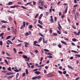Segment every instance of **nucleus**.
<instances>
[{
	"instance_id": "1",
	"label": "nucleus",
	"mask_w": 80,
	"mask_h": 80,
	"mask_svg": "<svg viewBox=\"0 0 80 80\" xmlns=\"http://www.w3.org/2000/svg\"><path fill=\"white\" fill-rule=\"evenodd\" d=\"M8 42L9 43H8ZM6 43L7 45H10V44H13V42H12V41L10 40H8L7 41H6Z\"/></svg>"
},
{
	"instance_id": "2",
	"label": "nucleus",
	"mask_w": 80,
	"mask_h": 80,
	"mask_svg": "<svg viewBox=\"0 0 80 80\" xmlns=\"http://www.w3.org/2000/svg\"><path fill=\"white\" fill-rule=\"evenodd\" d=\"M25 27V22H23V26H22L21 27L20 29L21 30H22L23 28V27Z\"/></svg>"
},
{
	"instance_id": "3",
	"label": "nucleus",
	"mask_w": 80,
	"mask_h": 80,
	"mask_svg": "<svg viewBox=\"0 0 80 80\" xmlns=\"http://www.w3.org/2000/svg\"><path fill=\"white\" fill-rule=\"evenodd\" d=\"M58 28L59 31L61 30V29H62V27L61 26V25H60V23L58 24Z\"/></svg>"
},
{
	"instance_id": "4",
	"label": "nucleus",
	"mask_w": 80,
	"mask_h": 80,
	"mask_svg": "<svg viewBox=\"0 0 80 80\" xmlns=\"http://www.w3.org/2000/svg\"><path fill=\"white\" fill-rule=\"evenodd\" d=\"M51 20H49V21H51V23H53V17L52 16H51L50 17Z\"/></svg>"
},
{
	"instance_id": "5",
	"label": "nucleus",
	"mask_w": 80,
	"mask_h": 80,
	"mask_svg": "<svg viewBox=\"0 0 80 80\" xmlns=\"http://www.w3.org/2000/svg\"><path fill=\"white\" fill-rule=\"evenodd\" d=\"M15 7H18V6L17 5H15L14 6L10 7L11 8H15Z\"/></svg>"
},
{
	"instance_id": "6",
	"label": "nucleus",
	"mask_w": 80,
	"mask_h": 80,
	"mask_svg": "<svg viewBox=\"0 0 80 80\" xmlns=\"http://www.w3.org/2000/svg\"><path fill=\"white\" fill-rule=\"evenodd\" d=\"M6 74L7 75H13V72H8Z\"/></svg>"
},
{
	"instance_id": "7",
	"label": "nucleus",
	"mask_w": 80,
	"mask_h": 80,
	"mask_svg": "<svg viewBox=\"0 0 80 80\" xmlns=\"http://www.w3.org/2000/svg\"><path fill=\"white\" fill-rule=\"evenodd\" d=\"M34 73L37 75H39V74H40V73H41V72H40L39 71H37L35 72Z\"/></svg>"
},
{
	"instance_id": "8",
	"label": "nucleus",
	"mask_w": 80,
	"mask_h": 80,
	"mask_svg": "<svg viewBox=\"0 0 80 80\" xmlns=\"http://www.w3.org/2000/svg\"><path fill=\"white\" fill-rule=\"evenodd\" d=\"M61 42L62 43H63V44L65 45H67V43L63 41H61Z\"/></svg>"
},
{
	"instance_id": "9",
	"label": "nucleus",
	"mask_w": 80,
	"mask_h": 80,
	"mask_svg": "<svg viewBox=\"0 0 80 80\" xmlns=\"http://www.w3.org/2000/svg\"><path fill=\"white\" fill-rule=\"evenodd\" d=\"M22 57L25 59H27V58H28V57L25 55H23L22 56Z\"/></svg>"
},
{
	"instance_id": "10",
	"label": "nucleus",
	"mask_w": 80,
	"mask_h": 80,
	"mask_svg": "<svg viewBox=\"0 0 80 80\" xmlns=\"http://www.w3.org/2000/svg\"><path fill=\"white\" fill-rule=\"evenodd\" d=\"M43 43H47L48 42L47 40H46L45 42V38H43Z\"/></svg>"
},
{
	"instance_id": "11",
	"label": "nucleus",
	"mask_w": 80,
	"mask_h": 80,
	"mask_svg": "<svg viewBox=\"0 0 80 80\" xmlns=\"http://www.w3.org/2000/svg\"><path fill=\"white\" fill-rule=\"evenodd\" d=\"M25 46L26 47H28V46L27 45H28V42H25Z\"/></svg>"
},
{
	"instance_id": "12",
	"label": "nucleus",
	"mask_w": 80,
	"mask_h": 80,
	"mask_svg": "<svg viewBox=\"0 0 80 80\" xmlns=\"http://www.w3.org/2000/svg\"><path fill=\"white\" fill-rule=\"evenodd\" d=\"M42 16H43V14H41V15H40V16L39 18V20H41V18H42Z\"/></svg>"
},
{
	"instance_id": "13",
	"label": "nucleus",
	"mask_w": 80,
	"mask_h": 80,
	"mask_svg": "<svg viewBox=\"0 0 80 80\" xmlns=\"http://www.w3.org/2000/svg\"><path fill=\"white\" fill-rule=\"evenodd\" d=\"M19 75V73H17L16 76V79H17L18 78V76Z\"/></svg>"
},
{
	"instance_id": "14",
	"label": "nucleus",
	"mask_w": 80,
	"mask_h": 80,
	"mask_svg": "<svg viewBox=\"0 0 80 80\" xmlns=\"http://www.w3.org/2000/svg\"><path fill=\"white\" fill-rule=\"evenodd\" d=\"M1 22H2V23H7V22L4 20L1 21Z\"/></svg>"
},
{
	"instance_id": "15",
	"label": "nucleus",
	"mask_w": 80,
	"mask_h": 80,
	"mask_svg": "<svg viewBox=\"0 0 80 80\" xmlns=\"http://www.w3.org/2000/svg\"><path fill=\"white\" fill-rule=\"evenodd\" d=\"M76 11V8H74V9L72 10V13H75Z\"/></svg>"
},
{
	"instance_id": "16",
	"label": "nucleus",
	"mask_w": 80,
	"mask_h": 80,
	"mask_svg": "<svg viewBox=\"0 0 80 80\" xmlns=\"http://www.w3.org/2000/svg\"><path fill=\"white\" fill-rule=\"evenodd\" d=\"M68 68H70V69H71V70H73V68L72 67L69 66V65H68Z\"/></svg>"
},
{
	"instance_id": "17",
	"label": "nucleus",
	"mask_w": 80,
	"mask_h": 80,
	"mask_svg": "<svg viewBox=\"0 0 80 80\" xmlns=\"http://www.w3.org/2000/svg\"><path fill=\"white\" fill-rule=\"evenodd\" d=\"M4 62L7 65H8V62L7 61V60L5 59Z\"/></svg>"
},
{
	"instance_id": "18",
	"label": "nucleus",
	"mask_w": 80,
	"mask_h": 80,
	"mask_svg": "<svg viewBox=\"0 0 80 80\" xmlns=\"http://www.w3.org/2000/svg\"><path fill=\"white\" fill-rule=\"evenodd\" d=\"M37 26H38V27H40V28H42V26L40 24H38L37 25Z\"/></svg>"
},
{
	"instance_id": "19",
	"label": "nucleus",
	"mask_w": 80,
	"mask_h": 80,
	"mask_svg": "<svg viewBox=\"0 0 80 80\" xmlns=\"http://www.w3.org/2000/svg\"><path fill=\"white\" fill-rule=\"evenodd\" d=\"M67 10H68V7H67L65 9V11L64 12L65 13H67Z\"/></svg>"
},
{
	"instance_id": "20",
	"label": "nucleus",
	"mask_w": 80,
	"mask_h": 80,
	"mask_svg": "<svg viewBox=\"0 0 80 80\" xmlns=\"http://www.w3.org/2000/svg\"><path fill=\"white\" fill-rule=\"evenodd\" d=\"M42 37L40 38L38 40L39 43L41 42V41H42Z\"/></svg>"
},
{
	"instance_id": "21",
	"label": "nucleus",
	"mask_w": 80,
	"mask_h": 80,
	"mask_svg": "<svg viewBox=\"0 0 80 80\" xmlns=\"http://www.w3.org/2000/svg\"><path fill=\"white\" fill-rule=\"evenodd\" d=\"M72 40L73 42H77V39L75 38H73L72 39Z\"/></svg>"
},
{
	"instance_id": "22",
	"label": "nucleus",
	"mask_w": 80,
	"mask_h": 80,
	"mask_svg": "<svg viewBox=\"0 0 80 80\" xmlns=\"http://www.w3.org/2000/svg\"><path fill=\"white\" fill-rule=\"evenodd\" d=\"M8 70L9 71H10L11 72H12V69H11V68L10 67H9L8 68Z\"/></svg>"
},
{
	"instance_id": "23",
	"label": "nucleus",
	"mask_w": 80,
	"mask_h": 80,
	"mask_svg": "<svg viewBox=\"0 0 80 80\" xmlns=\"http://www.w3.org/2000/svg\"><path fill=\"white\" fill-rule=\"evenodd\" d=\"M71 52H73V53H78V52H77V51H74V50H71Z\"/></svg>"
},
{
	"instance_id": "24",
	"label": "nucleus",
	"mask_w": 80,
	"mask_h": 80,
	"mask_svg": "<svg viewBox=\"0 0 80 80\" xmlns=\"http://www.w3.org/2000/svg\"><path fill=\"white\" fill-rule=\"evenodd\" d=\"M26 75H28V71L27 69H26Z\"/></svg>"
},
{
	"instance_id": "25",
	"label": "nucleus",
	"mask_w": 80,
	"mask_h": 80,
	"mask_svg": "<svg viewBox=\"0 0 80 80\" xmlns=\"http://www.w3.org/2000/svg\"><path fill=\"white\" fill-rule=\"evenodd\" d=\"M72 28H74V29H75V30L76 29V27L74 25H72Z\"/></svg>"
},
{
	"instance_id": "26",
	"label": "nucleus",
	"mask_w": 80,
	"mask_h": 80,
	"mask_svg": "<svg viewBox=\"0 0 80 80\" xmlns=\"http://www.w3.org/2000/svg\"><path fill=\"white\" fill-rule=\"evenodd\" d=\"M67 20L69 23H71V22L70 21V19L69 18H67Z\"/></svg>"
},
{
	"instance_id": "27",
	"label": "nucleus",
	"mask_w": 80,
	"mask_h": 80,
	"mask_svg": "<svg viewBox=\"0 0 80 80\" xmlns=\"http://www.w3.org/2000/svg\"><path fill=\"white\" fill-rule=\"evenodd\" d=\"M44 51H45V52H49V50L46 49H44Z\"/></svg>"
},
{
	"instance_id": "28",
	"label": "nucleus",
	"mask_w": 80,
	"mask_h": 80,
	"mask_svg": "<svg viewBox=\"0 0 80 80\" xmlns=\"http://www.w3.org/2000/svg\"><path fill=\"white\" fill-rule=\"evenodd\" d=\"M38 8H40V9H41V10H43V7H42L40 6H38Z\"/></svg>"
},
{
	"instance_id": "29",
	"label": "nucleus",
	"mask_w": 80,
	"mask_h": 80,
	"mask_svg": "<svg viewBox=\"0 0 80 80\" xmlns=\"http://www.w3.org/2000/svg\"><path fill=\"white\" fill-rule=\"evenodd\" d=\"M12 19H13L11 17H9L8 18V19L9 20H10V21H12Z\"/></svg>"
},
{
	"instance_id": "30",
	"label": "nucleus",
	"mask_w": 80,
	"mask_h": 80,
	"mask_svg": "<svg viewBox=\"0 0 80 80\" xmlns=\"http://www.w3.org/2000/svg\"><path fill=\"white\" fill-rule=\"evenodd\" d=\"M38 15H39V14L38 13L35 16V18H37V17H38Z\"/></svg>"
},
{
	"instance_id": "31",
	"label": "nucleus",
	"mask_w": 80,
	"mask_h": 80,
	"mask_svg": "<svg viewBox=\"0 0 80 80\" xmlns=\"http://www.w3.org/2000/svg\"><path fill=\"white\" fill-rule=\"evenodd\" d=\"M13 3V2H9L8 3V5H12Z\"/></svg>"
},
{
	"instance_id": "32",
	"label": "nucleus",
	"mask_w": 80,
	"mask_h": 80,
	"mask_svg": "<svg viewBox=\"0 0 80 80\" xmlns=\"http://www.w3.org/2000/svg\"><path fill=\"white\" fill-rule=\"evenodd\" d=\"M64 39L65 40H66L67 41L68 40V38H67L64 37Z\"/></svg>"
},
{
	"instance_id": "33",
	"label": "nucleus",
	"mask_w": 80,
	"mask_h": 80,
	"mask_svg": "<svg viewBox=\"0 0 80 80\" xmlns=\"http://www.w3.org/2000/svg\"><path fill=\"white\" fill-rule=\"evenodd\" d=\"M54 36H57V33H54L52 34Z\"/></svg>"
},
{
	"instance_id": "34",
	"label": "nucleus",
	"mask_w": 80,
	"mask_h": 80,
	"mask_svg": "<svg viewBox=\"0 0 80 80\" xmlns=\"http://www.w3.org/2000/svg\"><path fill=\"white\" fill-rule=\"evenodd\" d=\"M30 35V34L28 32H27L25 34V35L26 36H28V35Z\"/></svg>"
},
{
	"instance_id": "35",
	"label": "nucleus",
	"mask_w": 80,
	"mask_h": 80,
	"mask_svg": "<svg viewBox=\"0 0 80 80\" xmlns=\"http://www.w3.org/2000/svg\"><path fill=\"white\" fill-rule=\"evenodd\" d=\"M3 45V42H2V41H0V45L1 46H2Z\"/></svg>"
},
{
	"instance_id": "36",
	"label": "nucleus",
	"mask_w": 80,
	"mask_h": 80,
	"mask_svg": "<svg viewBox=\"0 0 80 80\" xmlns=\"http://www.w3.org/2000/svg\"><path fill=\"white\" fill-rule=\"evenodd\" d=\"M36 78H37L38 79H40L41 78V76H38L37 77H36Z\"/></svg>"
},
{
	"instance_id": "37",
	"label": "nucleus",
	"mask_w": 80,
	"mask_h": 80,
	"mask_svg": "<svg viewBox=\"0 0 80 80\" xmlns=\"http://www.w3.org/2000/svg\"><path fill=\"white\" fill-rule=\"evenodd\" d=\"M38 43V42L37 41H34V45H35H35L36 44V43Z\"/></svg>"
},
{
	"instance_id": "38",
	"label": "nucleus",
	"mask_w": 80,
	"mask_h": 80,
	"mask_svg": "<svg viewBox=\"0 0 80 80\" xmlns=\"http://www.w3.org/2000/svg\"><path fill=\"white\" fill-rule=\"evenodd\" d=\"M47 58H52V57L51 56H47Z\"/></svg>"
},
{
	"instance_id": "39",
	"label": "nucleus",
	"mask_w": 80,
	"mask_h": 80,
	"mask_svg": "<svg viewBox=\"0 0 80 80\" xmlns=\"http://www.w3.org/2000/svg\"><path fill=\"white\" fill-rule=\"evenodd\" d=\"M4 35V33H2L0 34V37H3V35Z\"/></svg>"
},
{
	"instance_id": "40",
	"label": "nucleus",
	"mask_w": 80,
	"mask_h": 80,
	"mask_svg": "<svg viewBox=\"0 0 80 80\" xmlns=\"http://www.w3.org/2000/svg\"><path fill=\"white\" fill-rule=\"evenodd\" d=\"M11 37V36H8L6 38L7 40H8L9 39V38H10Z\"/></svg>"
},
{
	"instance_id": "41",
	"label": "nucleus",
	"mask_w": 80,
	"mask_h": 80,
	"mask_svg": "<svg viewBox=\"0 0 80 80\" xmlns=\"http://www.w3.org/2000/svg\"><path fill=\"white\" fill-rule=\"evenodd\" d=\"M21 7L22 8H23V9H25V10H27V8L26 7H25L23 6H22Z\"/></svg>"
},
{
	"instance_id": "42",
	"label": "nucleus",
	"mask_w": 80,
	"mask_h": 80,
	"mask_svg": "<svg viewBox=\"0 0 80 80\" xmlns=\"http://www.w3.org/2000/svg\"><path fill=\"white\" fill-rule=\"evenodd\" d=\"M14 72H19V70L18 69H14Z\"/></svg>"
},
{
	"instance_id": "43",
	"label": "nucleus",
	"mask_w": 80,
	"mask_h": 80,
	"mask_svg": "<svg viewBox=\"0 0 80 80\" xmlns=\"http://www.w3.org/2000/svg\"><path fill=\"white\" fill-rule=\"evenodd\" d=\"M29 28H33V25H30L29 26Z\"/></svg>"
},
{
	"instance_id": "44",
	"label": "nucleus",
	"mask_w": 80,
	"mask_h": 80,
	"mask_svg": "<svg viewBox=\"0 0 80 80\" xmlns=\"http://www.w3.org/2000/svg\"><path fill=\"white\" fill-rule=\"evenodd\" d=\"M32 80H35V79H37V77H33L32 78Z\"/></svg>"
},
{
	"instance_id": "45",
	"label": "nucleus",
	"mask_w": 80,
	"mask_h": 80,
	"mask_svg": "<svg viewBox=\"0 0 80 80\" xmlns=\"http://www.w3.org/2000/svg\"><path fill=\"white\" fill-rule=\"evenodd\" d=\"M13 50L15 53H17V50H16V49L15 48H14L13 49Z\"/></svg>"
},
{
	"instance_id": "46",
	"label": "nucleus",
	"mask_w": 80,
	"mask_h": 80,
	"mask_svg": "<svg viewBox=\"0 0 80 80\" xmlns=\"http://www.w3.org/2000/svg\"><path fill=\"white\" fill-rule=\"evenodd\" d=\"M39 3H44V1H40L38 2Z\"/></svg>"
},
{
	"instance_id": "47",
	"label": "nucleus",
	"mask_w": 80,
	"mask_h": 80,
	"mask_svg": "<svg viewBox=\"0 0 80 80\" xmlns=\"http://www.w3.org/2000/svg\"><path fill=\"white\" fill-rule=\"evenodd\" d=\"M22 43H20L19 44H18L17 45V47H20V46H21V45H22Z\"/></svg>"
},
{
	"instance_id": "48",
	"label": "nucleus",
	"mask_w": 80,
	"mask_h": 80,
	"mask_svg": "<svg viewBox=\"0 0 80 80\" xmlns=\"http://www.w3.org/2000/svg\"><path fill=\"white\" fill-rule=\"evenodd\" d=\"M29 60H30V57L28 58V59H26L25 60L27 61V62H28L29 61Z\"/></svg>"
},
{
	"instance_id": "49",
	"label": "nucleus",
	"mask_w": 80,
	"mask_h": 80,
	"mask_svg": "<svg viewBox=\"0 0 80 80\" xmlns=\"http://www.w3.org/2000/svg\"><path fill=\"white\" fill-rule=\"evenodd\" d=\"M6 28V26H2L1 27V28Z\"/></svg>"
},
{
	"instance_id": "50",
	"label": "nucleus",
	"mask_w": 80,
	"mask_h": 80,
	"mask_svg": "<svg viewBox=\"0 0 80 80\" xmlns=\"http://www.w3.org/2000/svg\"><path fill=\"white\" fill-rule=\"evenodd\" d=\"M57 32H58V34H59L60 35L61 34V32L58 30H57Z\"/></svg>"
},
{
	"instance_id": "51",
	"label": "nucleus",
	"mask_w": 80,
	"mask_h": 80,
	"mask_svg": "<svg viewBox=\"0 0 80 80\" xmlns=\"http://www.w3.org/2000/svg\"><path fill=\"white\" fill-rule=\"evenodd\" d=\"M58 73H60V74H62V73H62V71H58Z\"/></svg>"
},
{
	"instance_id": "52",
	"label": "nucleus",
	"mask_w": 80,
	"mask_h": 80,
	"mask_svg": "<svg viewBox=\"0 0 80 80\" xmlns=\"http://www.w3.org/2000/svg\"><path fill=\"white\" fill-rule=\"evenodd\" d=\"M80 31L79 30L78 33H77V35H80Z\"/></svg>"
},
{
	"instance_id": "53",
	"label": "nucleus",
	"mask_w": 80,
	"mask_h": 80,
	"mask_svg": "<svg viewBox=\"0 0 80 80\" xmlns=\"http://www.w3.org/2000/svg\"><path fill=\"white\" fill-rule=\"evenodd\" d=\"M32 3V2H28V3H27L26 4H25V6H27V5H29V4H30V3Z\"/></svg>"
},
{
	"instance_id": "54",
	"label": "nucleus",
	"mask_w": 80,
	"mask_h": 80,
	"mask_svg": "<svg viewBox=\"0 0 80 80\" xmlns=\"http://www.w3.org/2000/svg\"><path fill=\"white\" fill-rule=\"evenodd\" d=\"M58 47H59V48H62V46L60 45H58Z\"/></svg>"
},
{
	"instance_id": "55",
	"label": "nucleus",
	"mask_w": 80,
	"mask_h": 80,
	"mask_svg": "<svg viewBox=\"0 0 80 80\" xmlns=\"http://www.w3.org/2000/svg\"><path fill=\"white\" fill-rule=\"evenodd\" d=\"M22 75L23 77H25V73L23 72L22 74Z\"/></svg>"
},
{
	"instance_id": "56",
	"label": "nucleus",
	"mask_w": 80,
	"mask_h": 80,
	"mask_svg": "<svg viewBox=\"0 0 80 80\" xmlns=\"http://www.w3.org/2000/svg\"><path fill=\"white\" fill-rule=\"evenodd\" d=\"M16 38H15V37H13V38L12 39V41H13V40H15V39Z\"/></svg>"
},
{
	"instance_id": "57",
	"label": "nucleus",
	"mask_w": 80,
	"mask_h": 80,
	"mask_svg": "<svg viewBox=\"0 0 80 80\" xmlns=\"http://www.w3.org/2000/svg\"><path fill=\"white\" fill-rule=\"evenodd\" d=\"M18 53H19V54H22V53H23V52L22 51L19 52H18Z\"/></svg>"
},
{
	"instance_id": "58",
	"label": "nucleus",
	"mask_w": 80,
	"mask_h": 80,
	"mask_svg": "<svg viewBox=\"0 0 80 80\" xmlns=\"http://www.w3.org/2000/svg\"><path fill=\"white\" fill-rule=\"evenodd\" d=\"M39 34L41 36V37H43V35H42V33H40V32H39Z\"/></svg>"
},
{
	"instance_id": "59",
	"label": "nucleus",
	"mask_w": 80,
	"mask_h": 80,
	"mask_svg": "<svg viewBox=\"0 0 80 80\" xmlns=\"http://www.w3.org/2000/svg\"><path fill=\"white\" fill-rule=\"evenodd\" d=\"M38 70V69H34L33 71V72H35L36 71H37Z\"/></svg>"
},
{
	"instance_id": "60",
	"label": "nucleus",
	"mask_w": 80,
	"mask_h": 80,
	"mask_svg": "<svg viewBox=\"0 0 80 80\" xmlns=\"http://www.w3.org/2000/svg\"><path fill=\"white\" fill-rule=\"evenodd\" d=\"M66 73H67V72L66 71H65L63 72V74H66Z\"/></svg>"
},
{
	"instance_id": "61",
	"label": "nucleus",
	"mask_w": 80,
	"mask_h": 80,
	"mask_svg": "<svg viewBox=\"0 0 80 80\" xmlns=\"http://www.w3.org/2000/svg\"><path fill=\"white\" fill-rule=\"evenodd\" d=\"M34 52L36 53H38V51L37 50H35Z\"/></svg>"
},
{
	"instance_id": "62",
	"label": "nucleus",
	"mask_w": 80,
	"mask_h": 80,
	"mask_svg": "<svg viewBox=\"0 0 80 80\" xmlns=\"http://www.w3.org/2000/svg\"><path fill=\"white\" fill-rule=\"evenodd\" d=\"M44 73H47V71L46 69L44 70Z\"/></svg>"
},
{
	"instance_id": "63",
	"label": "nucleus",
	"mask_w": 80,
	"mask_h": 80,
	"mask_svg": "<svg viewBox=\"0 0 80 80\" xmlns=\"http://www.w3.org/2000/svg\"><path fill=\"white\" fill-rule=\"evenodd\" d=\"M78 79H80V77H78L77 78H76L75 80H78Z\"/></svg>"
},
{
	"instance_id": "64",
	"label": "nucleus",
	"mask_w": 80,
	"mask_h": 80,
	"mask_svg": "<svg viewBox=\"0 0 80 80\" xmlns=\"http://www.w3.org/2000/svg\"><path fill=\"white\" fill-rule=\"evenodd\" d=\"M76 56H77V57H78V58L80 57V54L77 55H76Z\"/></svg>"
}]
</instances>
